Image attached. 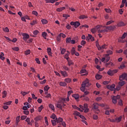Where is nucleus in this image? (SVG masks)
Masks as SVG:
<instances>
[{"instance_id": "obj_1", "label": "nucleus", "mask_w": 127, "mask_h": 127, "mask_svg": "<svg viewBox=\"0 0 127 127\" xmlns=\"http://www.w3.org/2000/svg\"><path fill=\"white\" fill-rule=\"evenodd\" d=\"M92 110H94V111H96V114H99V113H100V110L99 109V104L93 103L92 105Z\"/></svg>"}, {"instance_id": "obj_2", "label": "nucleus", "mask_w": 127, "mask_h": 127, "mask_svg": "<svg viewBox=\"0 0 127 127\" xmlns=\"http://www.w3.org/2000/svg\"><path fill=\"white\" fill-rule=\"evenodd\" d=\"M118 71H119L118 69H114V70L109 69L107 71V74L108 75H109V76H113L114 74H116V73H118Z\"/></svg>"}, {"instance_id": "obj_3", "label": "nucleus", "mask_w": 127, "mask_h": 127, "mask_svg": "<svg viewBox=\"0 0 127 127\" xmlns=\"http://www.w3.org/2000/svg\"><path fill=\"white\" fill-rule=\"evenodd\" d=\"M121 99V96L119 95H118L117 96H114L112 97V102L113 104H117V102H118V100H120Z\"/></svg>"}, {"instance_id": "obj_4", "label": "nucleus", "mask_w": 127, "mask_h": 127, "mask_svg": "<svg viewBox=\"0 0 127 127\" xmlns=\"http://www.w3.org/2000/svg\"><path fill=\"white\" fill-rule=\"evenodd\" d=\"M119 80H120V81H123V80H127V74L123 73L122 75H120L119 77Z\"/></svg>"}, {"instance_id": "obj_5", "label": "nucleus", "mask_w": 127, "mask_h": 127, "mask_svg": "<svg viewBox=\"0 0 127 127\" xmlns=\"http://www.w3.org/2000/svg\"><path fill=\"white\" fill-rule=\"evenodd\" d=\"M80 22H79L78 21L70 22V25H73L75 28H77V27H79V26H80Z\"/></svg>"}, {"instance_id": "obj_6", "label": "nucleus", "mask_w": 127, "mask_h": 127, "mask_svg": "<svg viewBox=\"0 0 127 127\" xmlns=\"http://www.w3.org/2000/svg\"><path fill=\"white\" fill-rule=\"evenodd\" d=\"M22 36H23V40L25 42H26V41H27V39H28L30 37L29 35H28V34H26V33H23Z\"/></svg>"}, {"instance_id": "obj_7", "label": "nucleus", "mask_w": 127, "mask_h": 127, "mask_svg": "<svg viewBox=\"0 0 127 127\" xmlns=\"http://www.w3.org/2000/svg\"><path fill=\"white\" fill-rule=\"evenodd\" d=\"M82 85H84V87H90L91 84L89 83V80L88 79H86L83 82Z\"/></svg>"}, {"instance_id": "obj_8", "label": "nucleus", "mask_w": 127, "mask_h": 127, "mask_svg": "<svg viewBox=\"0 0 127 127\" xmlns=\"http://www.w3.org/2000/svg\"><path fill=\"white\" fill-rule=\"evenodd\" d=\"M116 87V85L115 84H112L111 85H107V88L109 89V90H110V91H114L116 90V88H115Z\"/></svg>"}, {"instance_id": "obj_9", "label": "nucleus", "mask_w": 127, "mask_h": 127, "mask_svg": "<svg viewBox=\"0 0 127 127\" xmlns=\"http://www.w3.org/2000/svg\"><path fill=\"white\" fill-rule=\"evenodd\" d=\"M116 27V26H109L106 27V28L108 30H114V29H115Z\"/></svg>"}, {"instance_id": "obj_10", "label": "nucleus", "mask_w": 127, "mask_h": 127, "mask_svg": "<svg viewBox=\"0 0 127 127\" xmlns=\"http://www.w3.org/2000/svg\"><path fill=\"white\" fill-rule=\"evenodd\" d=\"M60 73L64 77H67V76H68V74H67V71H62V70H61L60 71Z\"/></svg>"}, {"instance_id": "obj_11", "label": "nucleus", "mask_w": 127, "mask_h": 127, "mask_svg": "<svg viewBox=\"0 0 127 127\" xmlns=\"http://www.w3.org/2000/svg\"><path fill=\"white\" fill-rule=\"evenodd\" d=\"M41 120H42V117L41 116H37L34 119L35 122H38L39 121H41Z\"/></svg>"}, {"instance_id": "obj_12", "label": "nucleus", "mask_w": 127, "mask_h": 127, "mask_svg": "<svg viewBox=\"0 0 127 127\" xmlns=\"http://www.w3.org/2000/svg\"><path fill=\"white\" fill-rule=\"evenodd\" d=\"M62 103H65V102H69V96H67V98H62L61 100Z\"/></svg>"}, {"instance_id": "obj_13", "label": "nucleus", "mask_w": 127, "mask_h": 127, "mask_svg": "<svg viewBox=\"0 0 127 127\" xmlns=\"http://www.w3.org/2000/svg\"><path fill=\"white\" fill-rule=\"evenodd\" d=\"M124 39H123L122 37H120L118 38V42H120V43H125V42H127V40L124 41Z\"/></svg>"}, {"instance_id": "obj_14", "label": "nucleus", "mask_w": 127, "mask_h": 127, "mask_svg": "<svg viewBox=\"0 0 127 127\" xmlns=\"http://www.w3.org/2000/svg\"><path fill=\"white\" fill-rule=\"evenodd\" d=\"M106 48H107V45H103L102 47H101V46L98 47V50H102V49H106Z\"/></svg>"}, {"instance_id": "obj_15", "label": "nucleus", "mask_w": 127, "mask_h": 127, "mask_svg": "<svg viewBox=\"0 0 127 127\" xmlns=\"http://www.w3.org/2000/svg\"><path fill=\"white\" fill-rule=\"evenodd\" d=\"M52 50L50 48H47V53L50 56H52V52H51Z\"/></svg>"}, {"instance_id": "obj_16", "label": "nucleus", "mask_w": 127, "mask_h": 127, "mask_svg": "<svg viewBox=\"0 0 127 127\" xmlns=\"http://www.w3.org/2000/svg\"><path fill=\"white\" fill-rule=\"evenodd\" d=\"M67 62H68V66H71V65H74V63H73V61L71 60H67Z\"/></svg>"}, {"instance_id": "obj_17", "label": "nucleus", "mask_w": 127, "mask_h": 127, "mask_svg": "<svg viewBox=\"0 0 127 127\" xmlns=\"http://www.w3.org/2000/svg\"><path fill=\"white\" fill-rule=\"evenodd\" d=\"M56 122L58 124L59 123H62L63 122V118L60 117L58 119L56 118Z\"/></svg>"}, {"instance_id": "obj_18", "label": "nucleus", "mask_w": 127, "mask_h": 127, "mask_svg": "<svg viewBox=\"0 0 127 127\" xmlns=\"http://www.w3.org/2000/svg\"><path fill=\"white\" fill-rule=\"evenodd\" d=\"M2 97L3 98H5V97H6V96H7V92H6V91L4 90V91L2 92Z\"/></svg>"}, {"instance_id": "obj_19", "label": "nucleus", "mask_w": 127, "mask_h": 127, "mask_svg": "<svg viewBox=\"0 0 127 127\" xmlns=\"http://www.w3.org/2000/svg\"><path fill=\"white\" fill-rule=\"evenodd\" d=\"M72 108H73V109H75V110L79 111V112H83V110H81V109L77 107L76 105H72Z\"/></svg>"}, {"instance_id": "obj_20", "label": "nucleus", "mask_w": 127, "mask_h": 127, "mask_svg": "<svg viewBox=\"0 0 127 127\" xmlns=\"http://www.w3.org/2000/svg\"><path fill=\"white\" fill-rule=\"evenodd\" d=\"M42 35L43 37L44 38V39H47V38H46V36H47V35H48L47 33H46L45 32H43L42 33Z\"/></svg>"}, {"instance_id": "obj_21", "label": "nucleus", "mask_w": 127, "mask_h": 127, "mask_svg": "<svg viewBox=\"0 0 127 127\" xmlns=\"http://www.w3.org/2000/svg\"><path fill=\"white\" fill-rule=\"evenodd\" d=\"M105 32H108V30L107 29L99 30L98 31V33H104Z\"/></svg>"}, {"instance_id": "obj_22", "label": "nucleus", "mask_w": 127, "mask_h": 127, "mask_svg": "<svg viewBox=\"0 0 127 127\" xmlns=\"http://www.w3.org/2000/svg\"><path fill=\"white\" fill-rule=\"evenodd\" d=\"M70 53L71 55H74L76 53V50H75V48L73 47L72 48L71 51H70Z\"/></svg>"}, {"instance_id": "obj_23", "label": "nucleus", "mask_w": 127, "mask_h": 127, "mask_svg": "<svg viewBox=\"0 0 127 127\" xmlns=\"http://www.w3.org/2000/svg\"><path fill=\"white\" fill-rule=\"evenodd\" d=\"M64 9H65V7H62L58 8L57 9V11L60 12L62 11V10H64Z\"/></svg>"}, {"instance_id": "obj_24", "label": "nucleus", "mask_w": 127, "mask_h": 127, "mask_svg": "<svg viewBox=\"0 0 127 127\" xmlns=\"http://www.w3.org/2000/svg\"><path fill=\"white\" fill-rule=\"evenodd\" d=\"M126 84V81H121L119 82V85L121 86V87H123Z\"/></svg>"}, {"instance_id": "obj_25", "label": "nucleus", "mask_w": 127, "mask_h": 127, "mask_svg": "<svg viewBox=\"0 0 127 127\" xmlns=\"http://www.w3.org/2000/svg\"><path fill=\"white\" fill-rule=\"evenodd\" d=\"M122 119H123V117L122 116H120V117L116 118L115 119V121L116 123H120L122 121Z\"/></svg>"}, {"instance_id": "obj_26", "label": "nucleus", "mask_w": 127, "mask_h": 127, "mask_svg": "<svg viewBox=\"0 0 127 127\" xmlns=\"http://www.w3.org/2000/svg\"><path fill=\"white\" fill-rule=\"evenodd\" d=\"M114 65V64L113 63L110 62L109 63H107L106 64L105 66L106 67H109L110 66H113Z\"/></svg>"}, {"instance_id": "obj_27", "label": "nucleus", "mask_w": 127, "mask_h": 127, "mask_svg": "<svg viewBox=\"0 0 127 127\" xmlns=\"http://www.w3.org/2000/svg\"><path fill=\"white\" fill-rule=\"evenodd\" d=\"M80 90L82 91V92H85V90H86L85 85L84 84H81V87H80Z\"/></svg>"}, {"instance_id": "obj_28", "label": "nucleus", "mask_w": 127, "mask_h": 127, "mask_svg": "<svg viewBox=\"0 0 127 127\" xmlns=\"http://www.w3.org/2000/svg\"><path fill=\"white\" fill-rule=\"evenodd\" d=\"M41 22L43 24H47V23H48V21H47L46 19H42L41 20Z\"/></svg>"}, {"instance_id": "obj_29", "label": "nucleus", "mask_w": 127, "mask_h": 127, "mask_svg": "<svg viewBox=\"0 0 127 127\" xmlns=\"http://www.w3.org/2000/svg\"><path fill=\"white\" fill-rule=\"evenodd\" d=\"M89 40H91V41H94L95 40V38L92 36L91 34H88Z\"/></svg>"}, {"instance_id": "obj_30", "label": "nucleus", "mask_w": 127, "mask_h": 127, "mask_svg": "<svg viewBox=\"0 0 127 127\" xmlns=\"http://www.w3.org/2000/svg\"><path fill=\"white\" fill-rule=\"evenodd\" d=\"M105 58L106 62H109L110 60V57L109 56V55H105Z\"/></svg>"}, {"instance_id": "obj_31", "label": "nucleus", "mask_w": 127, "mask_h": 127, "mask_svg": "<svg viewBox=\"0 0 127 127\" xmlns=\"http://www.w3.org/2000/svg\"><path fill=\"white\" fill-rule=\"evenodd\" d=\"M49 107L52 110V111H55V108L54 107V105L52 104H50L49 105Z\"/></svg>"}, {"instance_id": "obj_32", "label": "nucleus", "mask_w": 127, "mask_h": 127, "mask_svg": "<svg viewBox=\"0 0 127 127\" xmlns=\"http://www.w3.org/2000/svg\"><path fill=\"white\" fill-rule=\"evenodd\" d=\"M60 86H62V87H65L67 85V83L66 82H60Z\"/></svg>"}, {"instance_id": "obj_33", "label": "nucleus", "mask_w": 127, "mask_h": 127, "mask_svg": "<svg viewBox=\"0 0 127 127\" xmlns=\"http://www.w3.org/2000/svg\"><path fill=\"white\" fill-rule=\"evenodd\" d=\"M118 26H125V23L124 22H120L119 23L117 24Z\"/></svg>"}, {"instance_id": "obj_34", "label": "nucleus", "mask_w": 127, "mask_h": 127, "mask_svg": "<svg viewBox=\"0 0 127 127\" xmlns=\"http://www.w3.org/2000/svg\"><path fill=\"white\" fill-rule=\"evenodd\" d=\"M60 50L61 51V54H62V55L64 54L65 52H66V49H65L64 48H63V49L61 48Z\"/></svg>"}, {"instance_id": "obj_35", "label": "nucleus", "mask_w": 127, "mask_h": 127, "mask_svg": "<svg viewBox=\"0 0 127 127\" xmlns=\"http://www.w3.org/2000/svg\"><path fill=\"white\" fill-rule=\"evenodd\" d=\"M73 98H74V99H75V100H78V99H79V95L78 94H73L72 95Z\"/></svg>"}, {"instance_id": "obj_36", "label": "nucleus", "mask_w": 127, "mask_h": 127, "mask_svg": "<svg viewBox=\"0 0 127 127\" xmlns=\"http://www.w3.org/2000/svg\"><path fill=\"white\" fill-rule=\"evenodd\" d=\"M51 119H53V120H56L57 119V117H56V115L54 114H52V116L50 117Z\"/></svg>"}, {"instance_id": "obj_37", "label": "nucleus", "mask_w": 127, "mask_h": 127, "mask_svg": "<svg viewBox=\"0 0 127 127\" xmlns=\"http://www.w3.org/2000/svg\"><path fill=\"white\" fill-rule=\"evenodd\" d=\"M20 119V116H17L16 118V124H18L19 123V120Z\"/></svg>"}, {"instance_id": "obj_38", "label": "nucleus", "mask_w": 127, "mask_h": 127, "mask_svg": "<svg viewBox=\"0 0 127 127\" xmlns=\"http://www.w3.org/2000/svg\"><path fill=\"white\" fill-rule=\"evenodd\" d=\"M84 73H87V70L85 69H81L79 72V74H83Z\"/></svg>"}, {"instance_id": "obj_39", "label": "nucleus", "mask_w": 127, "mask_h": 127, "mask_svg": "<svg viewBox=\"0 0 127 127\" xmlns=\"http://www.w3.org/2000/svg\"><path fill=\"white\" fill-rule=\"evenodd\" d=\"M95 78L97 79V80H100V79L102 78V76L100 74H97L95 76Z\"/></svg>"}, {"instance_id": "obj_40", "label": "nucleus", "mask_w": 127, "mask_h": 127, "mask_svg": "<svg viewBox=\"0 0 127 127\" xmlns=\"http://www.w3.org/2000/svg\"><path fill=\"white\" fill-rule=\"evenodd\" d=\"M3 30L4 32H9V29L7 27H6L5 28H3Z\"/></svg>"}, {"instance_id": "obj_41", "label": "nucleus", "mask_w": 127, "mask_h": 127, "mask_svg": "<svg viewBox=\"0 0 127 127\" xmlns=\"http://www.w3.org/2000/svg\"><path fill=\"white\" fill-rule=\"evenodd\" d=\"M23 113H24V115H26V116H28V115H29V111L28 110H24Z\"/></svg>"}, {"instance_id": "obj_42", "label": "nucleus", "mask_w": 127, "mask_h": 127, "mask_svg": "<svg viewBox=\"0 0 127 127\" xmlns=\"http://www.w3.org/2000/svg\"><path fill=\"white\" fill-rule=\"evenodd\" d=\"M4 54H3V53H2L0 55V59H1V60H4L5 58L3 56Z\"/></svg>"}, {"instance_id": "obj_43", "label": "nucleus", "mask_w": 127, "mask_h": 127, "mask_svg": "<svg viewBox=\"0 0 127 127\" xmlns=\"http://www.w3.org/2000/svg\"><path fill=\"white\" fill-rule=\"evenodd\" d=\"M11 103H12V102L8 101V102L4 103L3 105H6V106H9V105L11 104Z\"/></svg>"}, {"instance_id": "obj_44", "label": "nucleus", "mask_w": 127, "mask_h": 127, "mask_svg": "<svg viewBox=\"0 0 127 127\" xmlns=\"http://www.w3.org/2000/svg\"><path fill=\"white\" fill-rule=\"evenodd\" d=\"M107 54L106 55H108V56H109V55H112V54H113V51L111 50H109L107 51Z\"/></svg>"}, {"instance_id": "obj_45", "label": "nucleus", "mask_w": 127, "mask_h": 127, "mask_svg": "<svg viewBox=\"0 0 127 127\" xmlns=\"http://www.w3.org/2000/svg\"><path fill=\"white\" fill-rule=\"evenodd\" d=\"M29 93V92H24V91H21V94L23 96H25V95H27Z\"/></svg>"}, {"instance_id": "obj_46", "label": "nucleus", "mask_w": 127, "mask_h": 127, "mask_svg": "<svg viewBox=\"0 0 127 127\" xmlns=\"http://www.w3.org/2000/svg\"><path fill=\"white\" fill-rule=\"evenodd\" d=\"M91 31L92 33H96L97 32V30L95 28H93L91 29Z\"/></svg>"}, {"instance_id": "obj_47", "label": "nucleus", "mask_w": 127, "mask_h": 127, "mask_svg": "<svg viewBox=\"0 0 127 127\" xmlns=\"http://www.w3.org/2000/svg\"><path fill=\"white\" fill-rule=\"evenodd\" d=\"M51 122L53 126H56V123H57V121H56V120H52Z\"/></svg>"}, {"instance_id": "obj_48", "label": "nucleus", "mask_w": 127, "mask_h": 127, "mask_svg": "<svg viewBox=\"0 0 127 127\" xmlns=\"http://www.w3.org/2000/svg\"><path fill=\"white\" fill-rule=\"evenodd\" d=\"M25 54L26 55H29L30 54V50H27L25 52Z\"/></svg>"}, {"instance_id": "obj_49", "label": "nucleus", "mask_w": 127, "mask_h": 127, "mask_svg": "<svg viewBox=\"0 0 127 127\" xmlns=\"http://www.w3.org/2000/svg\"><path fill=\"white\" fill-rule=\"evenodd\" d=\"M57 108H58L59 109L62 110V105H61L60 104H58L57 105Z\"/></svg>"}, {"instance_id": "obj_50", "label": "nucleus", "mask_w": 127, "mask_h": 127, "mask_svg": "<svg viewBox=\"0 0 127 127\" xmlns=\"http://www.w3.org/2000/svg\"><path fill=\"white\" fill-rule=\"evenodd\" d=\"M74 116H79L80 117V113L78 112L77 111H75L73 113Z\"/></svg>"}, {"instance_id": "obj_51", "label": "nucleus", "mask_w": 127, "mask_h": 127, "mask_svg": "<svg viewBox=\"0 0 127 127\" xmlns=\"http://www.w3.org/2000/svg\"><path fill=\"white\" fill-rule=\"evenodd\" d=\"M69 55L68 54H66L64 56L65 59H66V60H69Z\"/></svg>"}, {"instance_id": "obj_52", "label": "nucleus", "mask_w": 127, "mask_h": 127, "mask_svg": "<svg viewBox=\"0 0 127 127\" xmlns=\"http://www.w3.org/2000/svg\"><path fill=\"white\" fill-rule=\"evenodd\" d=\"M63 68L64 70H65V71H69V68L65 65L63 66Z\"/></svg>"}, {"instance_id": "obj_53", "label": "nucleus", "mask_w": 127, "mask_h": 127, "mask_svg": "<svg viewBox=\"0 0 127 127\" xmlns=\"http://www.w3.org/2000/svg\"><path fill=\"white\" fill-rule=\"evenodd\" d=\"M127 35V33H124L123 34V35H122L121 38H122V39H125L126 38V37Z\"/></svg>"}, {"instance_id": "obj_54", "label": "nucleus", "mask_w": 127, "mask_h": 127, "mask_svg": "<svg viewBox=\"0 0 127 127\" xmlns=\"http://www.w3.org/2000/svg\"><path fill=\"white\" fill-rule=\"evenodd\" d=\"M113 22H115V21L113 20H110L107 22L106 25H110V24H111V23H113Z\"/></svg>"}, {"instance_id": "obj_55", "label": "nucleus", "mask_w": 127, "mask_h": 127, "mask_svg": "<svg viewBox=\"0 0 127 127\" xmlns=\"http://www.w3.org/2000/svg\"><path fill=\"white\" fill-rule=\"evenodd\" d=\"M66 43H70L71 42V38H67L66 39Z\"/></svg>"}, {"instance_id": "obj_56", "label": "nucleus", "mask_w": 127, "mask_h": 127, "mask_svg": "<svg viewBox=\"0 0 127 127\" xmlns=\"http://www.w3.org/2000/svg\"><path fill=\"white\" fill-rule=\"evenodd\" d=\"M12 49L13 50H14V51H18L19 50V48H18V47H16L14 48H12Z\"/></svg>"}, {"instance_id": "obj_57", "label": "nucleus", "mask_w": 127, "mask_h": 127, "mask_svg": "<svg viewBox=\"0 0 127 127\" xmlns=\"http://www.w3.org/2000/svg\"><path fill=\"white\" fill-rule=\"evenodd\" d=\"M60 36H61V37H63V38H65V37H66V35L63 34V33H61L60 34Z\"/></svg>"}, {"instance_id": "obj_58", "label": "nucleus", "mask_w": 127, "mask_h": 127, "mask_svg": "<svg viewBox=\"0 0 127 127\" xmlns=\"http://www.w3.org/2000/svg\"><path fill=\"white\" fill-rule=\"evenodd\" d=\"M64 81L66 83H70L71 82V79H70V78H65Z\"/></svg>"}, {"instance_id": "obj_59", "label": "nucleus", "mask_w": 127, "mask_h": 127, "mask_svg": "<svg viewBox=\"0 0 127 127\" xmlns=\"http://www.w3.org/2000/svg\"><path fill=\"white\" fill-rule=\"evenodd\" d=\"M45 124L47 125V126H48L49 125L48 119H47V117H45Z\"/></svg>"}, {"instance_id": "obj_60", "label": "nucleus", "mask_w": 127, "mask_h": 127, "mask_svg": "<svg viewBox=\"0 0 127 127\" xmlns=\"http://www.w3.org/2000/svg\"><path fill=\"white\" fill-rule=\"evenodd\" d=\"M49 89H50V87L48 85H47L44 87V91H48Z\"/></svg>"}, {"instance_id": "obj_61", "label": "nucleus", "mask_w": 127, "mask_h": 127, "mask_svg": "<svg viewBox=\"0 0 127 127\" xmlns=\"http://www.w3.org/2000/svg\"><path fill=\"white\" fill-rule=\"evenodd\" d=\"M43 106L41 105L40 107H39L38 108V111L39 112H41L42 111V109H43Z\"/></svg>"}, {"instance_id": "obj_62", "label": "nucleus", "mask_w": 127, "mask_h": 127, "mask_svg": "<svg viewBox=\"0 0 127 127\" xmlns=\"http://www.w3.org/2000/svg\"><path fill=\"white\" fill-rule=\"evenodd\" d=\"M98 117L97 115H94L93 116V120H98Z\"/></svg>"}, {"instance_id": "obj_63", "label": "nucleus", "mask_w": 127, "mask_h": 127, "mask_svg": "<svg viewBox=\"0 0 127 127\" xmlns=\"http://www.w3.org/2000/svg\"><path fill=\"white\" fill-rule=\"evenodd\" d=\"M57 41H60L61 40V37L60 35H58L57 37Z\"/></svg>"}, {"instance_id": "obj_64", "label": "nucleus", "mask_w": 127, "mask_h": 127, "mask_svg": "<svg viewBox=\"0 0 127 127\" xmlns=\"http://www.w3.org/2000/svg\"><path fill=\"white\" fill-rule=\"evenodd\" d=\"M85 44H86V42L85 40H82L81 42V45H82L83 46V45H85Z\"/></svg>"}]
</instances>
